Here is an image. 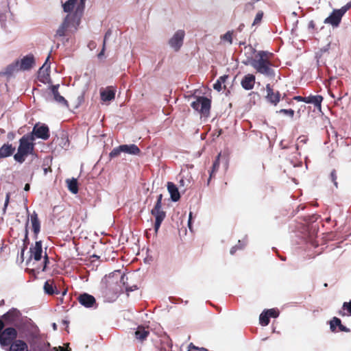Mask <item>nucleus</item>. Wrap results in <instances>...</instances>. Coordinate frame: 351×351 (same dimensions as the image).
Returning <instances> with one entry per match:
<instances>
[{"label":"nucleus","instance_id":"obj_1","mask_svg":"<svg viewBox=\"0 0 351 351\" xmlns=\"http://www.w3.org/2000/svg\"><path fill=\"white\" fill-rule=\"evenodd\" d=\"M85 0H80V4L73 14H69L58 27L55 37H62L74 34L80 25L81 17L84 8Z\"/></svg>","mask_w":351,"mask_h":351},{"label":"nucleus","instance_id":"obj_2","mask_svg":"<svg viewBox=\"0 0 351 351\" xmlns=\"http://www.w3.org/2000/svg\"><path fill=\"white\" fill-rule=\"evenodd\" d=\"M272 57L273 53L269 51H258L254 58L249 60V64L256 70V73L273 77L275 75V72L272 69Z\"/></svg>","mask_w":351,"mask_h":351},{"label":"nucleus","instance_id":"obj_3","mask_svg":"<svg viewBox=\"0 0 351 351\" xmlns=\"http://www.w3.org/2000/svg\"><path fill=\"white\" fill-rule=\"evenodd\" d=\"M125 278L127 279L128 278L125 274H121L120 271L110 275L106 279V295H110L112 294V298H117L119 293L123 292L122 287L125 285Z\"/></svg>","mask_w":351,"mask_h":351},{"label":"nucleus","instance_id":"obj_4","mask_svg":"<svg viewBox=\"0 0 351 351\" xmlns=\"http://www.w3.org/2000/svg\"><path fill=\"white\" fill-rule=\"evenodd\" d=\"M34 64V56L33 54L29 53L24 56L21 60H17L9 64L5 69V73L6 75H12L14 73L19 71H28L30 70Z\"/></svg>","mask_w":351,"mask_h":351},{"label":"nucleus","instance_id":"obj_5","mask_svg":"<svg viewBox=\"0 0 351 351\" xmlns=\"http://www.w3.org/2000/svg\"><path fill=\"white\" fill-rule=\"evenodd\" d=\"M18 337V331L15 327L5 325V322L0 319V346L2 348L8 347L14 343Z\"/></svg>","mask_w":351,"mask_h":351},{"label":"nucleus","instance_id":"obj_6","mask_svg":"<svg viewBox=\"0 0 351 351\" xmlns=\"http://www.w3.org/2000/svg\"><path fill=\"white\" fill-rule=\"evenodd\" d=\"M0 319L5 322V325L19 328L24 323V317L22 313L16 308H12L4 313Z\"/></svg>","mask_w":351,"mask_h":351},{"label":"nucleus","instance_id":"obj_7","mask_svg":"<svg viewBox=\"0 0 351 351\" xmlns=\"http://www.w3.org/2000/svg\"><path fill=\"white\" fill-rule=\"evenodd\" d=\"M191 106L199 113L201 117L208 118L210 116L211 100L206 97L197 96L195 101L191 104Z\"/></svg>","mask_w":351,"mask_h":351},{"label":"nucleus","instance_id":"obj_8","mask_svg":"<svg viewBox=\"0 0 351 351\" xmlns=\"http://www.w3.org/2000/svg\"><path fill=\"white\" fill-rule=\"evenodd\" d=\"M162 195L157 197V201L151 210V214L155 217L154 230L156 233L158 231L160 225L166 217V213L162 210Z\"/></svg>","mask_w":351,"mask_h":351},{"label":"nucleus","instance_id":"obj_9","mask_svg":"<svg viewBox=\"0 0 351 351\" xmlns=\"http://www.w3.org/2000/svg\"><path fill=\"white\" fill-rule=\"evenodd\" d=\"M350 5L347 4L339 10H334L330 16L325 19V24L331 25L332 27H338L343 16L348 10Z\"/></svg>","mask_w":351,"mask_h":351},{"label":"nucleus","instance_id":"obj_10","mask_svg":"<svg viewBox=\"0 0 351 351\" xmlns=\"http://www.w3.org/2000/svg\"><path fill=\"white\" fill-rule=\"evenodd\" d=\"M35 140L32 134H27L21 137L19 140V146L18 149L27 155L32 154L34 149L33 141Z\"/></svg>","mask_w":351,"mask_h":351},{"label":"nucleus","instance_id":"obj_11","mask_svg":"<svg viewBox=\"0 0 351 351\" xmlns=\"http://www.w3.org/2000/svg\"><path fill=\"white\" fill-rule=\"evenodd\" d=\"M185 36V32L184 30L179 29L172 36V38L169 40V45L176 51H178L180 50V47L183 44V40Z\"/></svg>","mask_w":351,"mask_h":351},{"label":"nucleus","instance_id":"obj_12","mask_svg":"<svg viewBox=\"0 0 351 351\" xmlns=\"http://www.w3.org/2000/svg\"><path fill=\"white\" fill-rule=\"evenodd\" d=\"M33 136H36L38 138H42L43 140H47L49 138V129L48 126L45 124L41 125H38L36 124L34 128L33 131L31 133Z\"/></svg>","mask_w":351,"mask_h":351},{"label":"nucleus","instance_id":"obj_13","mask_svg":"<svg viewBox=\"0 0 351 351\" xmlns=\"http://www.w3.org/2000/svg\"><path fill=\"white\" fill-rule=\"evenodd\" d=\"M50 58V54L47 56L45 64L40 68L38 71V79L42 82H45L50 77V66L47 62Z\"/></svg>","mask_w":351,"mask_h":351},{"label":"nucleus","instance_id":"obj_14","mask_svg":"<svg viewBox=\"0 0 351 351\" xmlns=\"http://www.w3.org/2000/svg\"><path fill=\"white\" fill-rule=\"evenodd\" d=\"M77 300L80 304L86 308H91L96 304L95 298L86 293L80 295L77 298Z\"/></svg>","mask_w":351,"mask_h":351},{"label":"nucleus","instance_id":"obj_15","mask_svg":"<svg viewBox=\"0 0 351 351\" xmlns=\"http://www.w3.org/2000/svg\"><path fill=\"white\" fill-rule=\"evenodd\" d=\"M266 90H267V95L266 98L267 99L274 104V106H276L277 104L280 101V94L278 91L274 92L273 88L271 87L270 84L266 85Z\"/></svg>","mask_w":351,"mask_h":351},{"label":"nucleus","instance_id":"obj_16","mask_svg":"<svg viewBox=\"0 0 351 351\" xmlns=\"http://www.w3.org/2000/svg\"><path fill=\"white\" fill-rule=\"evenodd\" d=\"M29 252L31 253V258H33L36 261H40L42 258L43 253L42 241H36L35 245L30 247Z\"/></svg>","mask_w":351,"mask_h":351},{"label":"nucleus","instance_id":"obj_17","mask_svg":"<svg viewBox=\"0 0 351 351\" xmlns=\"http://www.w3.org/2000/svg\"><path fill=\"white\" fill-rule=\"evenodd\" d=\"M256 77L253 74H247L241 80V86L247 90H252L255 84Z\"/></svg>","mask_w":351,"mask_h":351},{"label":"nucleus","instance_id":"obj_18","mask_svg":"<svg viewBox=\"0 0 351 351\" xmlns=\"http://www.w3.org/2000/svg\"><path fill=\"white\" fill-rule=\"evenodd\" d=\"M100 96L103 101H110L115 97V89L112 86H108L100 90Z\"/></svg>","mask_w":351,"mask_h":351},{"label":"nucleus","instance_id":"obj_19","mask_svg":"<svg viewBox=\"0 0 351 351\" xmlns=\"http://www.w3.org/2000/svg\"><path fill=\"white\" fill-rule=\"evenodd\" d=\"M9 351H29V348L24 340L16 339L9 346Z\"/></svg>","mask_w":351,"mask_h":351},{"label":"nucleus","instance_id":"obj_20","mask_svg":"<svg viewBox=\"0 0 351 351\" xmlns=\"http://www.w3.org/2000/svg\"><path fill=\"white\" fill-rule=\"evenodd\" d=\"M337 326L339 327V331L341 332H350V330L347 328L346 326H343L341 324V321L339 318L337 317H334L330 321V328L332 332H336V328Z\"/></svg>","mask_w":351,"mask_h":351},{"label":"nucleus","instance_id":"obj_21","mask_svg":"<svg viewBox=\"0 0 351 351\" xmlns=\"http://www.w3.org/2000/svg\"><path fill=\"white\" fill-rule=\"evenodd\" d=\"M31 223L32 230L34 234V239H37L38 234L40 230V223L36 212H34L31 215Z\"/></svg>","mask_w":351,"mask_h":351},{"label":"nucleus","instance_id":"obj_22","mask_svg":"<svg viewBox=\"0 0 351 351\" xmlns=\"http://www.w3.org/2000/svg\"><path fill=\"white\" fill-rule=\"evenodd\" d=\"M149 335V330L148 328H145L143 326H138L134 332L135 338L141 341L146 339Z\"/></svg>","mask_w":351,"mask_h":351},{"label":"nucleus","instance_id":"obj_23","mask_svg":"<svg viewBox=\"0 0 351 351\" xmlns=\"http://www.w3.org/2000/svg\"><path fill=\"white\" fill-rule=\"evenodd\" d=\"M59 84L51 86V90L53 95V98L58 103L64 104L66 106H69L68 101L64 99V97L61 96L58 92Z\"/></svg>","mask_w":351,"mask_h":351},{"label":"nucleus","instance_id":"obj_24","mask_svg":"<svg viewBox=\"0 0 351 351\" xmlns=\"http://www.w3.org/2000/svg\"><path fill=\"white\" fill-rule=\"evenodd\" d=\"M167 189L170 193L171 198L173 202H177L180 199V195L176 184L173 182H169L167 183Z\"/></svg>","mask_w":351,"mask_h":351},{"label":"nucleus","instance_id":"obj_25","mask_svg":"<svg viewBox=\"0 0 351 351\" xmlns=\"http://www.w3.org/2000/svg\"><path fill=\"white\" fill-rule=\"evenodd\" d=\"M45 293L52 295L53 294H59V291L57 290L56 287L54 285V282L53 280H47L43 287Z\"/></svg>","mask_w":351,"mask_h":351},{"label":"nucleus","instance_id":"obj_26","mask_svg":"<svg viewBox=\"0 0 351 351\" xmlns=\"http://www.w3.org/2000/svg\"><path fill=\"white\" fill-rule=\"evenodd\" d=\"M121 148L123 152L132 155H138L141 153L140 149L134 144L121 145Z\"/></svg>","mask_w":351,"mask_h":351},{"label":"nucleus","instance_id":"obj_27","mask_svg":"<svg viewBox=\"0 0 351 351\" xmlns=\"http://www.w3.org/2000/svg\"><path fill=\"white\" fill-rule=\"evenodd\" d=\"M323 101V97L321 95H309L306 97L305 103L312 104L316 108H321V104Z\"/></svg>","mask_w":351,"mask_h":351},{"label":"nucleus","instance_id":"obj_28","mask_svg":"<svg viewBox=\"0 0 351 351\" xmlns=\"http://www.w3.org/2000/svg\"><path fill=\"white\" fill-rule=\"evenodd\" d=\"M15 150V148L10 144H4L0 148V158L11 156Z\"/></svg>","mask_w":351,"mask_h":351},{"label":"nucleus","instance_id":"obj_29","mask_svg":"<svg viewBox=\"0 0 351 351\" xmlns=\"http://www.w3.org/2000/svg\"><path fill=\"white\" fill-rule=\"evenodd\" d=\"M69 190L73 194L78 193V183L75 178L67 179L66 180Z\"/></svg>","mask_w":351,"mask_h":351},{"label":"nucleus","instance_id":"obj_30","mask_svg":"<svg viewBox=\"0 0 351 351\" xmlns=\"http://www.w3.org/2000/svg\"><path fill=\"white\" fill-rule=\"evenodd\" d=\"M342 310L343 311H346L347 313H343L342 311H340L339 312V314L340 315H341V316H344L346 315H351V300L350 302H345L343 304Z\"/></svg>","mask_w":351,"mask_h":351},{"label":"nucleus","instance_id":"obj_31","mask_svg":"<svg viewBox=\"0 0 351 351\" xmlns=\"http://www.w3.org/2000/svg\"><path fill=\"white\" fill-rule=\"evenodd\" d=\"M260 324L263 326H267L269 323V317L268 314L265 311H264L261 315L259 317Z\"/></svg>","mask_w":351,"mask_h":351},{"label":"nucleus","instance_id":"obj_32","mask_svg":"<svg viewBox=\"0 0 351 351\" xmlns=\"http://www.w3.org/2000/svg\"><path fill=\"white\" fill-rule=\"evenodd\" d=\"M77 0H68L63 4L64 11L66 12H69L73 9L74 5L75 4Z\"/></svg>","mask_w":351,"mask_h":351},{"label":"nucleus","instance_id":"obj_33","mask_svg":"<svg viewBox=\"0 0 351 351\" xmlns=\"http://www.w3.org/2000/svg\"><path fill=\"white\" fill-rule=\"evenodd\" d=\"M27 155L18 149L17 153L14 156V160L20 163L25 161V157Z\"/></svg>","mask_w":351,"mask_h":351},{"label":"nucleus","instance_id":"obj_34","mask_svg":"<svg viewBox=\"0 0 351 351\" xmlns=\"http://www.w3.org/2000/svg\"><path fill=\"white\" fill-rule=\"evenodd\" d=\"M121 145L114 148L109 154L110 158H113L119 156L120 154L123 152L122 150H121Z\"/></svg>","mask_w":351,"mask_h":351},{"label":"nucleus","instance_id":"obj_35","mask_svg":"<svg viewBox=\"0 0 351 351\" xmlns=\"http://www.w3.org/2000/svg\"><path fill=\"white\" fill-rule=\"evenodd\" d=\"M277 113H282L293 118L295 112L292 109H281L279 111H277Z\"/></svg>","mask_w":351,"mask_h":351},{"label":"nucleus","instance_id":"obj_36","mask_svg":"<svg viewBox=\"0 0 351 351\" xmlns=\"http://www.w3.org/2000/svg\"><path fill=\"white\" fill-rule=\"evenodd\" d=\"M221 38L226 41H228L230 44L232 43V32L228 31L221 36Z\"/></svg>","mask_w":351,"mask_h":351},{"label":"nucleus","instance_id":"obj_37","mask_svg":"<svg viewBox=\"0 0 351 351\" xmlns=\"http://www.w3.org/2000/svg\"><path fill=\"white\" fill-rule=\"evenodd\" d=\"M111 34V32L110 30H108L106 34H105V36H104V44H103V48H102V50L101 51V52L98 54V57L99 58H101L103 55H104V50H105V45H106V39L108 38V36H110Z\"/></svg>","mask_w":351,"mask_h":351},{"label":"nucleus","instance_id":"obj_38","mask_svg":"<svg viewBox=\"0 0 351 351\" xmlns=\"http://www.w3.org/2000/svg\"><path fill=\"white\" fill-rule=\"evenodd\" d=\"M263 12L262 11H259L256 14L252 25H255L259 24L263 19Z\"/></svg>","mask_w":351,"mask_h":351},{"label":"nucleus","instance_id":"obj_39","mask_svg":"<svg viewBox=\"0 0 351 351\" xmlns=\"http://www.w3.org/2000/svg\"><path fill=\"white\" fill-rule=\"evenodd\" d=\"M269 315V317H277L279 315V312L278 310L274 308H271L265 311Z\"/></svg>","mask_w":351,"mask_h":351},{"label":"nucleus","instance_id":"obj_40","mask_svg":"<svg viewBox=\"0 0 351 351\" xmlns=\"http://www.w3.org/2000/svg\"><path fill=\"white\" fill-rule=\"evenodd\" d=\"M330 178L331 181L333 182L334 185L336 187H337V186H338V183L337 182V173H336V170L335 169H333L331 171L330 175Z\"/></svg>","mask_w":351,"mask_h":351},{"label":"nucleus","instance_id":"obj_41","mask_svg":"<svg viewBox=\"0 0 351 351\" xmlns=\"http://www.w3.org/2000/svg\"><path fill=\"white\" fill-rule=\"evenodd\" d=\"M219 155L217 156V158L215 160V162L213 164V170L210 173V177L212 176L214 171H217L219 169Z\"/></svg>","mask_w":351,"mask_h":351},{"label":"nucleus","instance_id":"obj_42","mask_svg":"<svg viewBox=\"0 0 351 351\" xmlns=\"http://www.w3.org/2000/svg\"><path fill=\"white\" fill-rule=\"evenodd\" d=\"M30 337L32 339H38L40 338V335L39 333V329L36 328L33 332L30 333Z\"/></svg>","mask_w":351,"mask_h":351},{"label":"nucleus","instance_id":"obj_43","mask_svg":"<svg viewBox=\"0 0 351 351\" xmlns=\"http://www.w3.org/2000/svg\"><path fill=\"white\" fill-rule=\"evenodd\" d=\"M27 241H28V232H27V230H26L25 236V239H24V247H23V248L22 249V252H21L22 255H23L24 252H25V249L27 248V243H26Z\"/></svg>","mask_w":351,"mask_h":351},{"label":"nucleus","instance_id":"obj_44","mask_svg":"<svg viewBox=\"0 0 351 351\" xmlns=\"http://www.w3.org/2000/svg\"><path fill=\"white\" fill-rule=\"evenodd\" d=\"M222 84L221 82H219L218 80L217 82L213 84V88L217 91H220L222 89Z\"/></svg>","mask_w":351,"mask_h":351},{"label":"nucleus","instance_id":"obj_45","mask_svg":"<svg viewBox=\"0 0 351 351\" xmlns=\"http://www.w3.org/2000/svg\"><path fill=\"white\" fill-rule=\"evenodd\" d=\"M307 141L308 138L304 135L300 136L298 138V143L305 144Z\"/></svg>","mask_w":351,"mask_h":351},{"label":"nucleus","instance_id":"obj_46","mask_svg":"<svg viewBox=\"0 0 351 351\" xmlns=\"http://www.w3.org/2000/svg\"><path fill=\"white\" fill-rule=\"evenodd\" d=\"M49 263V257L47 256V254H45V256H44V267L43 268V271H45L46 267H47V265Z\"/></svg>","mask_w":351,"mask_h":351},{"label":"nucleus","instance_id":"obj_47","mask_svg":"<svg viewBox=\"0 0 351 351\" xmlns=\"http://www.w3.org/2000/svg\"><path fill=\"white\" fill-rule=\"evenodd\" d=\"M293 99L298 101H303L305 102L306 97H302V96H295L293 97Z\"/></svg>","mask_w":351,"mask_h":351},{"label":"nucleus","instance_id":"obj_48","mask_svg":"<svg viewBox=\"0 0 351 351\" xmlns=\"http://www.w3.org/2000/svg\"><path fill=\"white\" fill-rule=\"evenodd\" d=\"M228 78V75H224L223 76L219 77L218 80L221 82V84L225 83L226 80Z\"/></svg>","mask_w":351,"mask_h":351},{"label":"nucleus","instance_id":"obj_49","mask_svg":"<svg viewBox=\"0 0 351 351\" xmlns=\"http://www.w3.org/2000/svg\"><path fill=\"white\" fill-rule=\"evenodd\" d=\"M43 171H44V174L46 175L49 171L51 172L52 169L50 167H45L43 169Z\"/></svg>","mask_w":351,"mask_h":351},{"label":"nucleus","instance_id":"obj_50","mask_svg":"<svg viewBox=\"0 0 351 351\" xmlns=\"http://www.w3.org/2000/svg\"><path fill=\"white\" fill-rule=\"evenodd\" d=\"M9 199H10V195L8 193L6 195V199H5V208L8 206V203H9Z\"/></svg>","mask_w":351,"mask_h":351},{"label":"nucleus","instance_id":"obj_51","mask_svg":"<svg viewBox=\"0 0 351 351\" xmlns=\"http://www.w3.org/2000/svg\"><path fill=\"white\" fill-rule=\"evenodd\" d=\"M237 246H234V247H232L230 249V254H231L232 255H233V254L236 252V251H237Z\"/></svg>","mask_w":351,"mask_h":351},{"label":"nucleus","instance_id":"obj_52","mask_svg":"<svg viewBox=\"0 0 351 351\" xmlns=\"http://www.w3.org/2000/svg\"><path fill=\"white\" fill-rule=\"evenodd\" d=\"M191 219H192V213H190L189 214V227L190 229H191Z\"/></svg>","mask_w":351,"mask_h":351},{"label":"nucleus","instance_id":"obj_53","mask_svg":"<svg viewBox=\"0 0 351 351\" xmlns=\"http://www.w3.org/2000/svg\"><path fill=\"white\" fill-rule=\"evenodd\" d=\"M30 189V185L29 184H26L24 187V190L25 191H28Z\"/></svg>","mask_w":351,"mask_h":351},{"label":"nucleus","instance_id":"obj_54","mask_svg":"<svg viewBox=\"0 0 351 351\" xmlns=\"http://www.w3.org/2000/svg\"><path fill=\"white\" fill-rule=\"evenodd\" d=\"M60 351H71V350L65 349L63 347L59 346Z\"/></svg>","mask_w":351,"mask_h":351},{"label":"nucleus","instance_id":"obj_55","mask_svg":"<svg viewBox=\"0 0 351 351\" xmlns=\"http://www.w3.org/2000/svg\"><path fill=\"white\" fill-rule=\"evenodd\" d=\"M314 26H315L314 22L313 21H311L309 23V27H314Z\"/></svg>","mask_w":351,"mask_h":351},{"label":"nucleus","instance_id":"obj_56","mask_svg":"<svg viewBox=\"0 0 351 351\" xmlns=\"http://www.w3.org/2000/svg\"><path fill=\"white\" fill-rule=\"evenodd\" d=\"M125 290H126L127 291H133V289H131V288H130V289H129V288H128L127 287H125Z\"/></svg>","mask_w":351,"mask_h":351},{"label":"nucleus","instance_id":"obj_57","mask_svg":"<svg viewBox=\"0 0 351 351\" xmlns=\"http://www.w3.org/2000/svg\"><path fill=\"white\" fill-rule=\"evenodd\" d=\"M4 304V300H2L1 301V302H0V305H2V304Z\"/></svg>","mask_w":351,"mask_h":351},{"label":"nucleus","instance_id":"obj_58","mask_svg":"<svg viewBox=\"0 0 351 351\" xmlns=\"http://www.w3.org/2000/svg\"><path fill=\"white\" fill-rule=\"evenodd\" d=\"M53 328H54V329H56V324H53Z\"/></svg>","mask_w":351,"mask_h":351},{"label":"nucleus","instance_id":"obj_59","mask_svg":"<svg viewBox=\"0 0 351 351\" xmlns=\"http://www.w3.org/2000/svg\"><path fill=\"white\" fill-rule=\"evenodd\" d=\"M180 182L181 184H183L184 180H181Z\"/></svg>","mask_w":351,"mask_h":351},{"label":"nucleus","instance_id":"obj_60","mask_svg":"<svg viewBox=\"0 0 351 351\" xmlns=\"http://www.w3.org/2000/svg\"><path fill=\"white\" fill-rule=\"evenodd\" d=\"M46 346H47V347H49V346H50V343H47Z\"/></svg>","mask_w":351,"mask_h":351},{"label":"nucleus","instance_id":"obj_61","mask_svg":"<svg viewBox=\"0 0 351 351\" xmlns=\"http://www.w3.org/2000/svg\"><path fill=\"white\" fill-rule=\"evenodd\" d=\"M53 350H54L55 351H58V350H57L56 347H54V348H53Z\"/></svg>","mask_w":351,"mask_h":351},{"label":"nucleus","instance_id":"obj_62","mask_svg":"<svg viewBox=\"0 0 351 351\" xmlns=\"http://www.w3.org/2000/svg\"><path fill=\"white\" fill-rule=\"evenodd\" d=\"M242 26H243V24L240 25V28H242Z\"/></svg>","mask_w":351,"mask_h":351},{"label":"nucleus","instance_id":"obj_63","mask_svg":"<svg viewBox=\"0 0 351 351\" xmlns=\"http://www.w3.org/2000/svg\"><path fill=\"white\" fill-rule=\"evenodd\" d=\"M242 26H243V24L240 25V28H242Z\"/></svg>","mask_w":351,"mask_h":351},{"label":"nucleus","instance_id":"obj_64","mask_svg":"<svg viewBox=\"0 0 351 351\" xmlns=\"http://www.w3.org/2000/svg\"><path fill=\"white\" fill-rule=\"evenodd\" d=\"M242 26H243V24L240 25V28H242Z\"/></svg>","mask_w":351,"mask_h":351}]
</instances>
